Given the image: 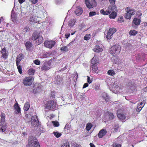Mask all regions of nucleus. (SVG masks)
<instances>
[{
    "instance_id": "17",
    "label": "nucleus",
    "mask_w": 147,
    "mask_h": 147,
    "mask_svg": "<svg viewBox=\"0 0 147 147\" xmlns=\"http://www.w3.org/2000/svg\"><path fill=\"white\" fill-rule=\"evenodd\" d=\"M108 10H109L111 12V11H117L116 6L115 5H110L108 8Z\"/></svg>"
},
{
    "instance_id": "49",
    "label": "nucleus",
    "mask_w": 147,
    "mask_h": 147,
    "mask_svg": "<svg viewBox=\"0 0 147 147\" xmlns=\"http://www.w3.org/2000/svg\"><path fill=\"white\" fill-rule=\"evenodd\" d=\"M108 96L107 94L105 92L102 93V96L104 98H106Z\"/></svg>"
},
{
    "instance_id": "16",
    "label": "nucleus",
    "mask_w": 147,
    "mask_h": 147,
    "mask_svg": "<svg viewBox=\"0 0 147 147\" xmlns=\"http://www.w3.org/2000/svg\"><path fill=\"white\" fill-rule=\"evenodd\" d=\"M107 131L104 129L101 130L98 133V137L99 138H102L106 135Z\"/></svg>"
},
{
    "instance_id": "33",
    "label": "nucleus",
    "mask_w": 147,
    "mask_h": 147,
    "mask_svg": "<svg viewBox=\"0 0 147 147\" xmlns=\"http://www.w3.org/2000/svg\"><path fill=\"white\" fill-rule=\"evenodd\" d=\"M144 107V105L142 107V105H141L138 104L137 106V108L136 110V111L138 112H140Z\"/></svg>"
},
{
    "instance_id": "23",
    "label": "nucleus",
    "mask_w": 147,
    "mask_h": 147,
    "mask_svg": "<svg viewBox=\"0 0 147 147\" xmlns=\"http://www.w3.org/2000/svg\"><path fill=\"white\" fill-rule=\"evenodd\" d=\"M94 51L96 52H102L103 49L102 48H100L98 45H96L94 49Z\"/></svg>"
},
{
    "instance_id": "35",
    "label": "nucleus",
    "mask_w": 147,
    "mask_h": 147,
    "mask_svg": "<svg viewBox=\"0 0 147 147\" xmlns=\"http://www.w3.org/2000/svg\"><path fill=\"white\" fill-rule=\"evenodd\" d=\"M64 142H65L61 146V147H70L68 141H65Z\"/></svg>"
},
{
    "instance_id": "14",
    "label": "nucleus",
    "mask_w": 147,
    "mask_h": 147,
    "mask_svg": "<svg viewBox=\"0 0 147 147\" xmlns=\"http://www.w3.org/2000/svg\"><path fill=\"white\" fill-rule=\"evenodd\" d=\"M39 18L36 16L33 15L30 19V21L31 22L36 23H38L39 22Z\"/></svg>"
},
{
    "instance_id": "36",
    "label": "nucleus",
    "mask_w": 147,
    "mask_h": 147,
    "mask_svg": "<svg viewBox=\"0 0 147 147\" xmlns=\"http://www.w3.org/2000/svg\"><path fill=\"white\" fill-rule=\"evenodd\" d=\"M52 123L55 127H58L59 125V123L57 121H52Z\"/></svg>"
},
{
    "instance_id": "31",
    "label": "nucleus",
    "mask_w": 147,
    "mask_h": 147,
    "mask_svg": "<svg viewBox=\"0 0 147 147\" xmlns=\"http://www.w3.org/2000/svg\"><path fill=\"white\" fill-rule=\"evenodd\" d=\"M30 105L28 102L26 103L24 107V109L25 111H28L29 109Z\"/></svg>"
},
{
    "instance_id": "45",
    "label": "nucleus",
    "mask_w": 147,
    "mask_h": 147,
    "mask_svg": "<svg viewBox=\"0 0 147 147\" xmlns=\"http://www.w3.org/2000/svg\"><path fill=\"white\" fill-rule=\"evenodd\" d=\"M113 147H121V145L115 143L113 145Z\"/></svg>"
},
{
    "instance_id": "26",
    "label": "nucleus",
    "mask_w": 147,
    "mask_h": 147,
    "mask_svg": "<svg viewBox=\"0 0 147 147\" xmlns=\"http://www.w3.org/2000/svg\"><path fill=\"white\" fill-rule=\"evenodd\" d=\"M92 125L91 123H88L86 125V129L87 131H89L92 127Z\"/></svg>"
},
{
    "instance_id": "7",
    "label": "nucleus",
    "mask_w": 147,
    "mask_h": 147,
    "mask_svg": "<svg viewBox=\"0 0 147 147\" xmlns=\"http://www.w3.org/2000/svg\"><path fill=\"white\" fill-rule=\"evenodd\" d=\"M57 104L53 100L48 101L45 104L46 108L47 109H54L56 108Z\"/></svg>"
},
{
    "instance_id": "5",
    "label": "nucleus",
    "mask_w": 147,
    "mask_h": 147,
    "mask_svg": "<svg viewBox=\"0 0 147 147\" xmlns=\"http://www.w3.org/2000/svg\"><path fill=\"white\" fill-rule=\"evenodd\" d=\"M121 50V47L118 45L112 46L110 49V52L111 54L113 56L118 55Z\"/></svg>"
},
{
    "instance_id": "32",
    "label": "nucleus",
    "mask_w": 147,
    "mask_h": 147,
    "mask_svg": "<svg viewBox=\"0 0 147 147\" xmlns=\"http://www.w3.org/2000/svg\"><path fill=\"white\" fill-rule=\"evenodd\" d=\"M108 74L111 76H113L115 74V71L113 70H109L107 72Z\"/></svg>"
},
{
    "instance_id": "13",
    "label": "nucleus",
    "mask_w": 147,
    "mask_h": 147,
    "mask_svg": "<svg viewBox=\"0 0 147 147\" xmlns=\"http://www.w3.org/2000/svg\"><path fill=\"white\" fill-rule=\"evenodd\" d=\"M31 124L32 125L36 127L39 125V122L36 116H33L31 118Z\"/></svg>"
},
{
    "instance_id": "2",
    "label": "nucleus",
    "mask_w": 147,
    "mask_h": 147,
    "mask_svg": "<svg viewBox=\"0 0 147 147\" xmlns=\"http://www.w3.org/2000/svg\"><path fill=\"white\" fill-rule=\"evenodd\" d=\"M28 145L29 147H40L37 139L32 136L29 138Z\"/></svg>"
},
{
    "instance_id": "50",
    "label": "nucleus",
    "mask_w": 147,
    "mask_h": 147,
    "mask_svg": "<svg viewBox=\"0 0 147 147\" xmlns=\"http://www.w3.org/2000/svg\"><path fill=\"white\" fill-rule=\"evenodd\" d=\"M28 27L27 26H25L24 27L23 30V31L24 32H25V33L28 30Z\"/></svg>"
},
{
    "instance_id": "22",
    "label": "nucleus",
    "mask_w": 147,
    "mask_h": 147,
    "mask_svg": "<svg viewBox=\"0 0 147 147\" xmlns=\"http://www.w3.org/2000/svg\"><path fill=\"white\" fill-rule=\"evenodd\" d=\"M25 45L26 47L27 50L30 51V50L31 47L32 46V44L30 42L27 41L26 42Z\"/></svg>"
},
{
    "instance_id": "59",
    "label": "nucleus",
    "mask_w": 147,
    "mask_h": 147,
    "mask_svg": "<svg viewBox=\"0 0 147 147\" xmlns=\"http://www.w3.org/2000/svg\"><path fill=\"white\" fill-rule=\"evenodd\" d=\"M25 0H18L19 3L20 4H22L25 1Z\"/></svg>"
},
{
    "instance_id": "6",
    "label": "nucleus",
    "mask_w": 147,
    "mask_h": 147,
    "mask_svg": "<svg viewBox=\"0 0 147 147\" xmlns=\"http://www.w3.org/2000/svg\"><path fill=\"white\" fill-rule=\"evenodd\" d=\"M91 68L94 71H96L98 69L97 63H98V61L97 59L94 56L91 60Z\"/></svg>"
},
{
    "instance_id": "24",
    "label": "nucleus",
    "mask_w": 147,
    "mask_h": 147,
    "mask_svg": "<svg viewBox=\"0 0 147 147\" xmlns=\"http://www.w3.org/2000/svg\"><path fill=\"white\" fill-rule=\"evenodd\" d=\"M117 16L116 12L112 11L111 14H109V17L111 19H115Z\"/></svg>"
},
{
    "instance_id": "56",
    "label": "nucleus",
    "mask_w": 147,
    "mask_h": 147,
    "mask_svg": "<svg viewBox=\"0 0 147 147\" xmlns=\"http://www.w3.org/2000/svg\"><path fill=\"white\" fill-rule=\"evenodd\" d=\"M100 13L102 14L105 15V11L103 9H102L100 10Z\"/></svg>"
},
{
    "instance_id": "20",
    "label": "nucleus",
    "mask_w": 147,
    "mask_h": 147,
    "mask_svg": "<svg viewBox=\"0 0 147 147\" xmlns=\"http://www.w3.org/2000/svg\"><path fill=\"white\" fill-rule=\"evenodd\" d=\"M7 128V125L6 123L0 124V131L2 132L5 131Z\"/></svg>"
},
{
    "instance_id": "37",
    "label": "nucleus",
    "mask_w": 147,
    "mask_h": 147,
    "mask_svg": "<svg viewBox=\"0 0 147 147\" xmlns=\"http://www.w3.org/2000/svg\"><path fill=\"white\" fill-rule=\"evenodd\" d=\"M136 15L138 17H141L142 15V13L140 10H138L136 12Z\"/></svg>"
},
{
    "instance_id": "3",
    "label": "nucleus",
    "mask_w": 147,
    "mask_h": 147,
    "mask_svg": "<svg viewBox=\"0 0 147 147\" xmlns=\"http://www.w3.org/2000/svg\"><path fill=\"white\" fill-rule=\"evenodd\" d=\"M32 39L33 40H36L37 44L38 45L40 44L42 42L43 38L40 34L37 32H34L32 34Z\"/></svg>"
},
{
    "instance_id": "9",
    "label": "nucleus",
    "mask_w": 147,
    "mask_h": 147,
    "mask_svg": "<svg viewBox=\"0 0 147 147\" xmlns=\"http://www.w3.org/2000/svg\"><path fill=\"white\" fill-rule=\"evenodd\" d=\"M33 80V77L32 76L26 77L23 79V83L26 86H30L32 84Z\"/></svg>"
},
{
    "instance_id": "43",
    "label": "nucleus",
    "mask_w": 147,
    "mask_h": 147,
    "mask_svg": "<svg viewBox=\"0 0 147 147\" xmlns=\"http://www.w3.org/2000/svg\"><path fill=\"white\" fill-rule=\"evenodd\" d=\"M3 123H5V118H1L0 124H2Z\"/></svg>"
},
{
    "instance_id": "27",
    "label": "nucleus",
    "mask_w": 147,
    "mask_h": 147,
    "mask_svg": "<svg viewBox=\"0 0 147 147\" xmlns=\"http://www.w3.org/2000/svg\"><path fill=\"white\" fill-rule=\"evenodd\" d=\"M137 33V31L135 30H131L129 32V34L131 36H135Z\"/></svg>"
},
{
    "instance_id": "61",
    "label": "nucleus",
    "mask_w": 147,
    "mask_h": 147,
    "mask_svg": "<svg viewBox=\"0 0 147 147\" xmlns=\"http://www.w3.org/2000/svg\"><path fill=\"white\" fill-rule=\"evenodd\" d=\"M70 36V34H65V37L66 38H68Z\"/></svg>"
},
{
    "instance_id": "11",
    "label": "nucleus",
    "mask_w": 147,
    "mask_h": 147,
    "mask_svg": "<svg viewBox=\"0 0 147 147\" xmlns=\"http://www.w3.org/2000/svg\"><path fill=\"white\" fill-rule=\"evenodd\" d=\"M116 30L114 28H110L107 32L106 38L109 40L112 37L113 34L116 32Z\"/></svg>"
},
{
    "instance_id": "48",
    "label": "nucleus",
    "mask_w": 147,
    "mask_h": 147,
    "mask_svg": "<svg viewBox=\"0 0 147 147\" xmlns=\"http://www.w3.org/2000/svg\"><path fill=\"white\" fill-rule=\"evenodd\" d=\"M124 21L123 19V17H120L118 19V22L119 23H121L122 22H123Z\"/></svg>"
},
{
    "instance_id": "12",
    "label": "nucleus",
    "mask_w": 147,
    "mask_h": 147,
    "mask_svg": "<svg viewBox=\"0 0 147 147\" xmlns=\"http://www.w3.org/2000/svg\"><path fill=\"white\" fill-rule=\"evenodd\" d=\"M123 110L122 109H119L117 111V115L118 117L121 120L125 119V115L123 114Z\"/></svg>"
},
{
    "instance_id": "40",
    "label": "nucleus",
    "mask_w": 147,
    "mask_h": 147,
    "mask_svg": "<svg viewBox=\"0 0 147 147\" xmlns=\"http://www.w3.org/2000/svg\"><path fill=\"white\" fill-rule=\"evenodd\" d=\"M34 62L35 64L36 65H39L40 64V62L38 59H36L34 61Z\"/></svg>"
},
{
    "instance_id": "54",
    "label": "nucleus",
    "mask_w": 147,
    "mask_h": 147,
    "mask_svg": "<svg viewBox=\"0 0 147 147\" xmlns=\"http://www.w3.org/2000/svg\"><path fill=\"white\" fill-rule=\"evenodd\" d=\"M87 80L88 83L89 84L91 83L92 82V81L91 80H90V77H88Z\"/></svg>"
},
{
    "instance_id": "41",
    "label": "nucleus",
    "mask_w": 147,
    "mask_h": 147,
    "mask_svg": "<svg viewBox=\"0 0 147 147\" xmlns=\"http://www.w3.org/2000/svg\"><path fill=\"white\" fill-rule=\"evenodd\" d=\"M96 13L95 11H91L89 13V16L91 17L95 16L96 15Z\"/></svg>"
},
{
    "instance_id": "51",
    "label": "nucleus",
    "mask_w": 147,
    "mask_h": 147,
    "mask_svg": "<svg viewBox=\"0 0 147 147\" xmlns=\"http://www.w3.org/2000/svg\"><path fill=\"white\" fill-rule=\"evenodd\" d=\"M111 13V12L109 10H106V11H105V15H109L110 13Z\"/></svg>"
},
{
    "instance_id": "1",
    "label": "nucleus",
    "mask_w": 147,
    "mask_h": 147,
    "mask_svg": "<svg viewBox=\"0 0 147 147\" xmlns=\"http://www.w3.org/2000/svg\"><path fill=\"white\" fill-rule=\"evenodd\" d=\"M24 55L22 53H20L17 56L16 59V62L19 73L21 74L22 73V66L20 65V61L24 59Z\"/></svg>"
},
{
    "instance_id": "8",
    "label": "nucleus",
    "mask_w": 147,
    "mask_h": 147,
    "mask_svg": "<svg viewBox=\"0 0 147 147\" xmlns=\"http://www.w3.org/2000/svg\"><path fill=\"white\" fill-rule=\"evenodd\" d=\"M85 1L88 8H93L96 5V2L95 0H85Z\"/></svg>"
},
{
    "instance_id": "46",
    "label": "nucleus",
    "mask_w": 147,
    "mask_h": 147,
    "mask_svg": "<svg viewBox=\"0 0 147 147\" xmlns=\"http://www.w3.org/2000/svg\"><path fill=\"white\" fill-rule=\"evenodd\" d=\"M120 88L119 87V86H118V85H117L114 88V89L115 90H116L117 91H118L120 89Z\"/></svg>"
},
{
    "instance_id": "28",
    "label": "nucleus",
    "mask_w": 147,
    "mask_h": 147,
    "mask_svg": "<svg viewBox=\"0 0 147 147\" xmlns=\"http://www.w3.org/2000/svg\"><path fill=\"white\" fill-rule=\"evenodd\" d=\"M35 70L32 68L30 69L28 71V73L29 75H33L35 72Z\"/></svg>"
},
{
    "instance_id": "10",
    "label": "nucleus",
    "mask_w": 147,
    "mask_h": 147,
    "mask_svg": "<svg viewBox=\"0 0 147 147\" xmlns=\"http://www.w3.org/2000/svg\"><path fill=\"white\" fill-rule=\"evenodd\" d=\"M56 44V42L53 40L46 41L44 42V45L45 47L49 49L53 47Z\"/></svg>"
},
{
    "instance_id": "52",
    "label": "nucleus",
    "mask_w": 147,
    "mask_h": 147,
    "mask_svg": "<svg viewBox=\"0 0 147 147\" xmlns=\"http://www.w3.org/2000/svg\"><path fill=\"white\" fill-rule=\"evenodd\" d=\"M105 99V101L107 102H108L109 101V96H108L106 97V98H104Z\"/></svg>"
},
{
    "instance_id": "25",
    "label": "nucleus",
    "mask_w": 147,
    "mask_h": 147,
    "mask_svg": "<svg viewBox=\"0 0 147 147\" xmlns=\"http://www.w3.org/2000/svg\"><path fill=\"white\" fill-rule=\"evenodd\" d=\"M50 68L47 65H43L41 68V69L42 71L47 70Z\"/></svg>"
},
{
    "instance_id": "38",
    "label": "nucleus",
    "mask_w": 147,
    "mask_h": 147,
    "mask_svg": "<svg viewBox=\"0 0 147 147\" xmlns=\"http://www.w3.org/2000/svg\"><path fill=\"white\" fill-rule=\"evenodd\" d=\"M90 35V34H87L84 37V39L86 40H89L90 39V37H89V36Z\"/></svg>"
},
{
    "instance_id": "63",
    "label": "nucleus",
    "mask_w": 147,
    "mask_h": 147,
    "mask_svg": "<svg viewBox=\"0 0 147 147\" xmlns=\"http://www.w3.org/2000/svg\"><path fill=\"white\" fill-rule=\"evenodd\" d=\"M75 76H76V80H77V78H78V73L77 72H76V73H75Z\"/></svg>"
},
{
    "instance_id": "53",
    "label": "nucleus",
    "mask_w": 147,
    "mask_h": 147,
    "mask_svg": "<svg viewBox=\"0 0 147 147\" xmlns=\"http://www.w3.org/2000/svg\"><path fill=\"white\" fill-rule=\"evenodd\" d=\"M109 1L110 3L112 5L114 4L115 2V0H109Z\"/></svg>"
},
{
    "instance_id": "64",
    "label": "nucleus",
    "mask_w": 147,
    "mask_h": 147,
    "mask_svg": "<svg viewBox=\"0 0 147 147\" xmlns=\"http://www.w3.org/2000/svg\"><path fill=\"white\" fill-rule=\"evenodd\" d=\"M52 94H51V96L52 97H53L54 96V94H55V92H52Z\"/></svg>"
},
{
    "instance_id": "44",
    "label": "nucleus",
    "mask_w": 147,
    "mask_h": 147,
    "mask_svg": "<svg viewBox=\"0 0 147 147\" xmlns=\"http://www.w3.org/2000/svg\"><path fill=\"white\" fill-rule=\"evenodd\" d=\"M29 1L32 3V4H35L38 2V0H29Z\"/></svg>"
},
{
    "instance_id": "60",
    "label": "nucleus",
    "mask_w": 147,
    "mask_h": 147,
    "mask_svg": "<svg viewBox=\"0 0 147 147\" xmlns=\"http://www.w3.org/2000/svg\"><path fill=\"white\" fill-rule=\"evenodd\" d=\"M90 145L91 147H95V145L92 143H90Z\"/></svg>"
},
{
    "instance_id": "4",
    "label": "nucleus",
    "mask_w": 147,
    "mask_h": 147,
    "mask_svg": "<svg viewBox=\"0 0 147 147\" xmlns=\"http://www.w3.org/2000/svg\"><path fill=\"white\" fill-rule=\"evenodd\" d=\"M125 10L127 13L125 14L124 17L126 19H130L131 16L134 15L135 13V10L131 7H127Z\"/></svg>"
},
{
    "instance_id": "29",
    "label": "nucleus",
    "mask_w": 147,
    "mask_h": 147,
    "mask_svg": "<svg viewBox=\"0 0 147 147\" xmlns=\"http://www.w3.org/2000/svg\"><path fill=\"white\" fill-rule=\"evenodd\" d=\"M107 113L108 117L110 119H113L114 118L115 116L113 113L109 111L107 112Z\"/></svg>"
},
{
    "instance_id": "30",
    "label": "nucleus",
    "mask_w": 147,
    "mask_h": 147,
    "mask_svg": "<svg viewBox=\"0 0 147 147\" xmlns=\"http://www.w3.org/2000/svg\"><path fill=\"white\" fill-rule=\"evenodd\" d=\"M76 22L75 19H72L69 22V26H72L74 25Z\"/></svg>"
},
{
    "instance_id": "34",
    "label": "nucleus",
    "mask_w": 147,
    "mask_h": 147,
    "mask_svg": "<svg viewBox=\"0 0 147 147\" xmlns=\"http://www.w3.org/2000/svg\"><path fill=\"white\" fill-rule=\"evenodd\" d=\"M53 134L57 138L59 137L62 135L61 133L58 132H54Z\"/></svg>"
},
{
    "instance_id": "15",
    "label": "nucleus",
    "mask_w": 147,
    "mask_h": 147,
    "mask_svg": "<svg viewBox=\"0 0 147 147\" xmlns=\"http://www.w3.org/2000/svg\"><path fill=\"white\" fill-rule=\"evenodd\" d=\"M141 22V20L140 19H138L137 18H134L132 22V26L134 27L133 24L137 26L139 25Z\"/></svg>"
},
{
    "instance_id": "21",
    "label": "nucleus",
    "mask_w": 147,
    "mask_h": 147,
    "mask_svg": "<svg viewBox=\"0 0 147 147\" xmlns=\"http://www.w3.org/2000/svg\"><path fill=\"white\" fill-rule=\"evenodd\" d=\"M75 13L77 15H80L82 13V8L80 6L78 7L75 11Z\"/></svg>"
},
{
    "instance_id": "18",
    "label": "nucleus",
    "mask_w": 147,
    "mask_h": 147,
    "mask_svg": "<svg viewBox=\"0 0 147 147\" xmlns=\"http://www.w3.org/2000/svg\"><path fill=\"white\" fill-rule=\"evenodd\" d=\"M13 107L16 111V113L18 114L20 113V108L19 107L18 104L17 102L15 104Z\"/></svg>"
},
{
    "instance_id": "62",
    "label": "nucleus",
    "mask_w": 147,
    "mask_h": 147,
    "mask_svg": "<svg viewBox=\"0 0 147 147\" xmlns=\"http://www.w3.org/2000/svg\"><path fill=\"white\" fill-rule=\"evenodd\" d=\"M67 68V66L66 65L62 69L63 70H65Z\"/></svg>"
},
{
    "instance_id": "57",
    "label": "nucleus",
    "mask_w": 147,
    "mask_h": 147,
    "mask_svg": "<svg viewBox=\"0 0 147 147\" xmlns=\"http://www.w3.org/2000/svg\"><path fill=\"white\" fill-rule=\"evenodd\" d=\"M88 83H85V84H84V85H83V88H86V87H88Z\"/></svg>"
},
{
    "instance_id": "55",
    "label": "nucleus",
    "mask_w": 147,
    "mask_h": 147,
    "mask_svg": "<svg viewBox=\"0 0 147 147\" xmlns=\"http://www.w3.org/2000/svg\"><path fill=\"white\" fill-rule=\"evenodd\" d=\"M146 102V100H143V101L142 102L139 103V104H140V105H142L143 104H144V106Z\"/></svg>"
},
{
    "instance_id": "58",
    "label": "nucleus",
    "mask_w": 147,
    "mask_h": 147,
    "mask_svg": "<svg viewBox=\"0 0 147 147\" xmlns=\"http://www.w3.org/2000/svg\"><path fill=\"white\" fill-rule=\"evenodd\" d=\"M1 118H5V113H1Z\"/></svg>"
},
{
    "instance_id": "47",
    "label": "nucleus",
    "mask_w": 147,
    "mask_h": 147,
    "mask_svg": "<svg viewBox=\"0 0 147 147\" xmlns=\"http://www.w3.org/2000/svg\"><path fill=\"white\" fill-rule=\"evenodd\" d=\"M100 88V86L98 85H96L94 88V89L95 90H98Z\"/></svg>"
},
{
    "instance_id": "19",
    "label": "nucleus",
    "mask_w": 147,
    "mask_h": 147,
    "mask_svg": "<svg viewBox=\"0 0 147 147\" xmlns=\"http://www.w3.org/2000/svg\"><path fill=\"white\" fill-rule=\"evenodd\" d=\"M2 54V57L6 59L7 57V53L6 51V49L5 48H4L1 51Z\"/></svg>"
},
{
    "instance_id": "39",
    "label": "nucleus",
    "mask_w": 147,
    "mask_h": 147,
    "mask_svg": "<svg viewBox=\"0 0 147 147\" xmlns=\"http://www.w3.org/2000/svg\"><path fill=\"white\" fill-rule=\"evenodd\" d=\"M61 50L62 51H63L65 52H67L68 51V48L66 46H64L61 48Z\"/></svg>"
},
{
    "instance_id": "42",
    "label": "nucleus",
    "mask_w": 147,
    "mask_h": 147,
    "mask_svg": "<svg viewBox=\"0 0 147 147\" xmlns=\"http://www.w3.org/2000/svg\"><path fill=\"white\" fill-rule=\"evenodd\" d=\"M119 126L118 124L114 125V129L115 131H117L119 128Z\"/></svg>"
}]
</instances>
